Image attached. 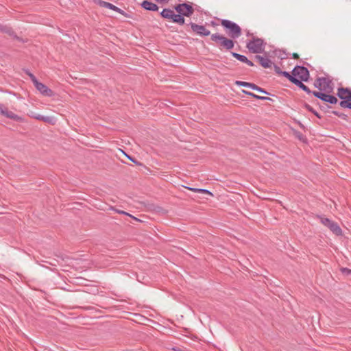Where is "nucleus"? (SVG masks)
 I'll use <instances>...</instances> for the list:
<instances>
[{
  "mask_svg": "<svg viewBox=\"0 0 351 351\" xmlns=\"http://www.w3.org/2000/svg\"><path fill=\"white\" fill-rule=\"evenodd\" d=\"M221 24L226 30L228 35L232 39L239 38L242 34L241 28L230 20L221 19Z\"/></svg>",
  "mask_w": 351,
  "mask_h": 351,
  "instance_id": "obj_1",
  "label": "nucleus"
},
{
  "mask_svg": "<svg viewBox=\"0 0 351 351\" xmlns=\"http://www.w3.org/2000/svg\"><path fill=\"white\" fill-rule=\"evenodd\" d=\"M210 39L213 42L216 43L221 49L230 50L234 46V43L232 38H228L218 33L211 34Z\"/></svg>",
  "mask_w": 351,
  "mask_h": 351,
  "instance_id": "obj_2",
  "label": "nucleus"
},
{
  "mask_svg": "<svg viewBox=\"0 0 351 351\" xmlns=\"http://www.w3.org/2000/svg\"><path fill=\"white\" fill-rule=\"evenodd\" d=\"M333 86L334 84L330 77H317L314 82V86L322 93H332Z\"/></svg>",
  "mask_w": 351,
  "mask_h": 351,
  "instance_id": "obj_3",
  "label": "nucleus"
},
{
  "mask_svg": "<svg viewBox=\"0 0 351 351\" xmlns=\"http://www.w3.org/2000/svg\"><path fill=\"white\" fill-rule=\"evenodd\" d=\"M265 45V43L263 39L253 37L247 43L246 47L253 53H259L264 51Z\"/></svg>",
  "mask_w": 351,
  "mask_h": 351,
  "instance_id": "obj_4",
  "label": "nucleus"
},
{
  "mask_svg": "<svg viewBox=\"0 0 351 351\" xmlns=\"http://www.w3.org/2000/svg\"><path fill=\"white\" fill-rule=\"evenodd\" d=\"M317 217L320 219V222L326 227H327L333 234L336 236H341L343 234L342 230L338 223L334 221L330 220L327 217L318 215Z\"/></svg>",
  "mask_w": 351,
  "mask_h": 351,
  "instance_id": "obj_5",
  "label": "nucleus"
},
{
  "mask_svg": "<svg viewBox=\"0 0 351 351\" xmlns=\"http://www.w3.org/2000/svg\"><path fill=\"white\" fill-rule=\"evenodd\" d=\"M295 77H298L299 80L307 82L309 78V71L307 68L303 66H295L292 71Z\"/></svg>",
  "mask_w": 351,
  "mask_h": 351,
  "instance_id": "obj_6",
  "label": "nucleus"
},
{
  "mask_svg": "<svg viewBox=\"0 0 351 351\" xmlns=\"http://www.w3.org/2000/svg\"><path fill=\"white\" fill-rule=\"evenodd\" d=\"M175 10L180 14L187 17L191 16L194 12L193 8L186 3L178 4L175 6Z\"/></svg>",
  "mask_w": 351,
  "mask_h": 351,
  "instance_id": "obj_7",
  "label": "nucleus"
},
{
  "mask_svg": "<svg viewBox=\"0 0 351 351\" xmlns=\"http://www.w3.org/2000/svg\"><path fill=\"white\" fill-rule=\"evenodd\" d=\"M330 93H326L318 91H313V95L317 98L321 99L323 101L326 103H329L330 104H336L338 101V99L336 97L330 95Z\"/></svg>",
  "mask_w": 351,
  "mask_h": 351,
  "instance_id": "obj_8",
  "label": "nucleus"
},
{
  "mask_svg": "<svg viewBox=\"0 0 351 351\" xmlns=\"http://www.w3.org/2000/svg\"><path fill=\"white\" fill-rule=\"evenodd\" d=\"M0 114L16 121L21 122L23 121V118L21 117L16 114L12 111H10L3 104H0Z\"/></svg>",
  "mask_w": 351,
  "mask_h": 351,
  "instance_id": "obj_9",
  "label": "nucleus"
},
{
  "mask_svg": "<svg viewBox=\"0 0 351 351\" xmlns=\"http://www.w3.org/2000/svg\"><path fill=\"white\" fill-rule=\"evenodd\" d=\"M191 29L196 34L206 36L210 34V32L206 28L204 25H197L194 23H190Z\"/></svg>",
  "mask_w": 351,
  "mask_h": 351,
  "instance_id": "obj_10",
  "label": "nucleus"
},
{
  "mask_svg": "<svg viewBox=\"0 0 351 351\" xmlns=\"http://www.w3.org/2000/svg\"><path fill=\"white\" fill-rule=\"evenodd\" d=\"M36 88L44 96L51 97L53 95V91L49 88L45 84L36 82L34 84Z\"/></svg>",
  "mask_w": 351,
  "mask_h": 351,
  "instance_id": "obj_11",
  "label": "nucleus"
},
{
  "mask_svg": "<svg viewBox=\"0 0 351 351\" xmlns=\"http://www.w3.org/2000/svg\"><path fill=\"white\" fill-rule=\"evenodd\" d=\"M236 84L240 86H243V87H248L250 88H252V90H257L260 93H265L267 95H268L269 93L265 91L263 88L258 86L257 85H256L255 84H253V83H250V82H242V81H237L235 82Z\"/></svg>",
  "mask_w": 351,
  "mask_h": 351,
  "instance_id": "obj_12",
  "label": "nucleus"
},
{
  "mask_svg": "<svg viewBox=\"0 0 351 351\" xmlns=\"http://www.w3.org/2000/svg\"><path fill=\"white\" fill-rule=\"evenodd\" d=\"M337 96L342 100H351V89L343 87L339 88Z\"/></svg>",
  "mask_w": 351,
  "mask_h": 351,
  "instance_id": "obj_13",
  "label": "nucleus"
},
{
  "mask_svg": "<svg viewBox=\"0 0 351 351\" xmlns=\"http://www.w3.org/2000/svg\"><path fill=\"white\" fill-rule=\"evenodd\" d=\"M0 32L8 34L9 36H12L16 40L19 39V38L16 36L13 29L9 25L0 23Z\"/></svg>",
  "mask_w": 351,
  "mask_h": 351,
  "instance_id": "obj_14",
  "label": "nucleus"
},
{
  "mask_svg": "<svg viewBox=\"0 0 351 351\" xmlns=\"http://www.w3.org/2000/svg\"><path fill=\"white\" fill-rule=\"evenodd\" d=\"M231 54L234 58L242 62L247 64L250 66H253L254 65V63L251 60H248L245 56L237 53L236 52H231Z\"/></svg>",
  "mask_w": 351,
  "mask_h": 351,
  "instance_id": "obj_15",
  "label": "nucleus"
},
{
  "mask_svg": "<svg viewBox=\"0 0 351 351\" xmlns=\"http://www.w3.org/2000/svg\"><path fill=\"white\" fill-rule=\"evenodd\" d=\"M255 58L258 60L259 64L263 67V68H270L272 65V62L268 58H264L261 56L256 55L255 56Z\"/></svg>",
  "mask_w": 351,
  "mask_h": 351,
  "instance_id": "obj_16",
  "label": "nucleus"
},
{
  "mask_svg": "<svg viewBox=\"0 0 351 351\" xmlns=\"http://www.w3.org/2000/svg\"><path fill=\"white\" fill-rule=\"evenodd\" d=\"M141 5L143 8L149 11H158L159 8L156 4L148 1H143Z\"/></svg>",
  "mask_w": 351,
  "mask_h": 351,
  "instance_id": "obj_17",
  "label": "nucleus"
},
{
  "mask_svg": "<svg viewBox=\"0 0 351 351\" xmlns=\"http://www.w3.org/2000/svg\"><path fill=\"white\" fill-rule=\"evenodd\" d=\"M303 80H299V79L296 78L293 84L305 91L307 94H313V91H311L308 86L302 83Z\"/></svg>",
  "mask_w": 351,
  "mask_h": 351,
  "instance_id": "obj_18",
  "label": "nucleus"
},
{
  "mask_svg": "<svg viewBox=\"0 0 351 351\" xmlns=\"http://www.w3.org/2000/svg\"><path fill=\"white\" fill-rule=\"evenodd\" d=\"M173 10L171 9L165 8L160 12V16L164 19L169 20L170 17H171V14L173 13Z\"/></svg>",
  "mask_w": 351,
  "mask_h": 351,
  "instance_id": "obj_19",
  "label": "nucleus"
},
{
  "mask_svg": "<svg viewBox=\"0 0 351 351\" xmlns=\"http://www.w3.org/2000/svg\"><path fill=\"white\" fill-rule=\"evenodd\" d=\"M107 8H108L110 10H112L113 11H115V12H118V13H119V14H122L123 16L126 15L125 12L123 10L120 9L119 8L115 6L114 5H113V4L110 3H108Z\"/></svg>",
  "mask_w": 351,
  "mask_h": 351,
  "instance_id": "obj_20",
  "label": "nucleus"
},
{
  "mask_svg": "<svg viewBox=\"0 0 351 351\" xmlns=\"http://www.w3.org/2000/svg\"><path fill=\"white\" fill-rule=\"evenodd\" d=\"M280 75L287 78L293 84L295 82V79L297 78L295 77L293 74L291 75L289 72L287 71H282Z\"/></svg>",
  "mask_w": 351,
  "mask_h": 351,
  "instance_id": "obj_21",
  "label": "nucleus"
},
{
  "mask_svg": "<svg viewBox=\"0 0 351 351\" xmlns=\"http://www.w3.org/2000/svg\"><path fill=\"white\" fill-rule=\"evenodd\" d=\"M351 100H342L340 101L339 103V106L341 107V108H349L350 109V106H351Z\"/></svg>",
  "mask_w": 351,
  "mask_h": 351,
  "instance_id": "obj_22",
  "label": "nucleus"
},
{
  "mask_svg": "<svg viewBox=\"0 0 351 351\" xmlns=\"http://www.w3.org/2000/svg\"><path fill=\"white\" fill-rule=\"evenodd\" d=\"M304 107L309 112L313 113L317 118L321 119V115L316 110H315L309 104H305Z\"/></svg>",
  "mask_w": 351,
  "mask_h": 351,
  "instance_id": "obj_23",
  "label": "nucleus"
},
{
  "mask_svg": "<svg viewBox=\"0 0 351 351\" xmlns=\"http://www.w3.org/2000/svg\"><path fill=\"white\" fill-rule=\"evenodd\" d=\"M113 210H114L116 213H119V214H121V215H128L132 218H133L135 220H137L138 221L139 219H138L137 218H136L135 217L132 216V215L129 214L128 213L125 212V211H123V210H118V209H115L114 208H112Z\"/></svg>",
  "mask_w": 351,
  "mask_h": 351,
  "instance_id": "obj_24",
  "label": "nucleus"
},
{
  "mask_svg": "<svg viewBox=\"0 0 351 351\" xmlns=\"http://www.w3.org/2000/svg\"><path fill=\"white\" fill-rule=\"evenodd\" d=\"M185 22V19L184 18V16L179 14L178 17L177 18V20L175 23H178L179 25H184Z\"/></svg>",
  "mask_w": 351,
  "mask_h": 351,
  "instance_id": "obj_25",
  "label": "nucleus"
},
{
  "mask_svg": "<svg viewBox=\"0 0 351 351\" xmlns=\"http://www.w3.org/2000/svg\"><path fill=\"white\" fill-rule=\"evenodd\" d=\"M332 114L343 119H346L347 115L338 111H332Z\"/></svg>",
  "mask_w": 351,
  "mask_h": 351,
  "instance_id": "obj_26",
  "label": "nucleus"
},
{
  "mask_svg": "<svg viewBox=\"0 0 351 351\" xmlns=\"http://www.w3.org/2000/svg\"><path fill=\"white\" fill-rule=\"evenodd\" d=\"M108 3L109 2H106V1H102V0H97V4L99 5H100L101 7H104V8H108Z\"/></svg>",
  "mask_w": 351,
  "mask_h": 351,
  "instance_id": "obj_27",
  "label": "nucleus"
},
{
  "mask_svg": "<svg viewBox=\"0 0 351 351\" xmlns=\"http://www.w3.org/2000/svg\"><path fill=\"white\" fill-rule=\"evenodd\" d=\"M27 75L29 76L32 82H33V84H34L36 82H38V80L36 79V77H35L34 75H33L32 73L30 72H27Z\"/></svg>",
  "mask_w": 351,
  "mask_h": 351,
  "instance_id": "obj_28",
  "label": "nucleus"
},
{
  "mask_svg": "<svg viewBox=\"0 0 351 351\" xmlns=\"http://www.w3.org/2000/svg\"><path fill=\"white\" fill-rule=\"evenodd\" d=\"M341 271L343 273V274H345L346 275H350L351 274V269H348L347 267H342L341 268Z\"/></svg>",
  "mask_w": 351,
  "mask_h": 351,
  "instance_id": "obj_29",
  "label": "nucleus"
},
{
  "mask_svg": "<svg viewBox=\"0 0 351 351\" xmlns=\"http://www.w3.org/2000/svg\"><path fill=\"white\" fill-rule=\"evenodd\" d=\"M178 16H179V13L175 14V12L173 11V13L171 14V17H170L169 20L171 21L172 22L175 23L176 21L177 20V18L178 17Z\"/></svg>",
  "mask_w": 351,
  "mask_h": 351,
  "instance_id": "obj_30",
  "label": "nucleus"
},
{
  "mask_svg": "<svg viewBox=\"0 0 351 351\" xmlns=\"http://www.w3.org/2000/svg\"><path fill=\"white\" fill-rule=\"evenodd\" d=\"M198 193H203V194H208L210 195H213V193L211 192H210L208 190H206V189H199V192Z\"/></svg>",
  "mask_w": 351,
  "mask_h": 351,
  "instance_id": "obj_31",
  "label": "nucleus"
},
{
  "mask_svg": "<svg viewBox=\"0 0 351 351\" xmlns=\"http://www.w3.org/2000/svg\"><path fill=\"white\" fill-rule=\"evenodd\" d=\"M274 67L275 72L278 75H280L282 71L280 70V67L277 65H274Z\"/></svg>",
  "mask_w": 351,
  "mask_h": 351,
  "instance_id": "obj_32",
  "label": "nucleus"
},
{
  "mask_svg": "<svg viewBox=\"0 0 351 351\" xmlns=\"http://www.w3.org/2000/svg\"><path fill=\"white\" fill-rule=\"evenodd\" d=\"M258 99L265 101V100H270L271 99L267 97L259 96Z\"/></svg>",
  "mask_w": 351,
  "mask_h": 351,
  "instance_id": "obj_33",
  "label": "nucleus"
},
{
  "mask_svg": "<svg viewBox=\"0 0 351 351\" xmlns=\"http://www.w3.org/2000/svg\"><path fill=\"white\" fill-rule=\"evenodd\" d=\"M187 189L193 192H199V189L197 188L187 187Z\"/></svg>",
  "mask_w": 351,
  "mask_h": 351,
  "instance_id": "obj_34",
  "label": "nucleus"
},
{
  "mask_svg": "<svg viewBox=\"0 0 351 351\" xmlns=\"http://www.w3.org/2000/svg\"><path fill=\"white\" fill-rule=\"evenodd\" d=\"M43 121H45V122H49L50 117H43Z\"/></svg>",
  "mask_w": 351,
  "mask_h": 351,
  "instance_id": "obj_35",
  "label": "nucleus"
},
{
  "mask_svg": "<svg viewBox=\"0 0 351 351\" xmlns=\"http://www.w3.org/2000/svg\"><path fill=\"white\" fill-rule=\"evenodd\" d=\"M250 96H251V97H254L255 99H258V98H259V95H256V94H254L253 93H252V94H250Z\"/></svg>",
  "mask_w": 351,
  "mask_h": 351,
  "instance_id": "obj_36",
  "label": "nucleus"
},
{
  "mask_svg": "<svg viewBox=\"0 0 351 351\" xmlns=\"http://www.w3.org/2000/svg\"><path fill=\"white\" fill-rule=\"evenodd\" d=\"M157 2L159 3H168L169 0H156Z\"/></svg>",
  "mask_w": 351,
  "mask_h": 351,
  "instance_id": "obj_37",
  "label": "nucleus"
},
{
  "mask_svg": "<svg viewBox=\"0 0 351 351\" xmlns=\"http://www.w3.org/2000/svg\"><path fill=\"white\" fill-rule=\"evenodd\" d=\"M292 56H293V58H295V59H298V58H299L298 54V53H293L292 54Z\"/></svg>",
  "mask_w": 351,
  "mask_h": 351,
  "instance_id": "obj_38",
  "label": "nucleus"
},
{
  "mask_svg": "<svg viewBox=\"0 0 351 351\" xmlns=\"http://www.w3.org/2000/svg\"><path fill=\"white\" fill-rule=\"evenodd\" d=\"M128 158L133 162L136 163V164H138V162H136L134 159H133L132 158L130 157V156H128Z\"/></svg>",
  "mask_w": 351,
  "mask_h": 351,
  "instance_id": "obj_39",
  "label": "nucleus"
},
{
  "mask_svg": "<svg viewBox=\"0 0 351 351\" xmlns=\"http://www.w3.org/2000/svg\"><path fill=\"white\" fill-rule=\"evenodd\" d=\"M243 93L247 95H250V94H252V93L244 90H243Z\"/></svg>",
  "mask_w": 351,
  "mask_h": 351,
  "instance_id": "obj_40",
  "label": "nucleus"
},
{
  "mask_svg": "<svg viewBox=\"0 0 351 351\" xmlns=\"http://www.w3.org/2000/svg\"><path fill=\"white\" fill-rule=\"evenodd\" d=\"M36 119H38V120H41V121H43V116H40V115H39V116L36 117Z\"/></svg>",
  "mask_w": 351,
  "mask_h": 351,
  "instance_id": "obj_41",
  "label": "nucleus"
},
{
  "mask_svg": "<svg viewBox=\"0 0 351 351\" xmlns=\"http://www.w3.org/2000/svg\"><path fill=\"white\" fill-rule=\"evenodd\" d=\"M210 24H211V25H213V26H216V25H217V24L215 21H211Z\"/></svg>",
  "mask_w": 351,
  "mask_h": 351,
  "instance_id": "obj_42",
  "label": "nucleus"
},
{
  "mask_svg": "<svg viewBox=\"0 0 351 351\" xmlns=\"http://www.w3.org/2000/svg\"><path fill=\"white\" fill-rule=\"evenodd\" d=\"M320 108L321 109H324L325 108H324V106H320Z\"/></svg>",
  "mask_w": 351,
  "mask_h": 351,
  "instance_id": "obj_43",
  "label": "nucleus"
}]
</instances>
